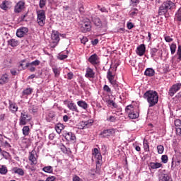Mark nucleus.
<instances>
[{"instance_id": "nucleus-1", "label": "nucleus", "mask_w": 181, "mask_h": 181, "mask_svg": "<svg viewBox=\"0 0 181 181\" xmlns=\"http://www.w3.org/2000/svg\"><path fill=\"white\" fill-rule=\"evenodd\" d=\"M144 98L148 103V107H155L159 101V95L155 90H147L144 94Z\"/></svg>"}, {"instance_id": "nucleus-2", "label": "nucleus", "mask_w": 181, "mask_h": 181, "mask_svg": "<svg viewBox=\"0 0 181 181\" xmlns=\"http://www.w3.org/2000/svg\"><path fill=\"white\" fill-rule=\"evenodd\" d=\"M175 5L172 1H164L158 9V15L160 16L165 15H169V11H173L175 9Z\"/></svg>"}, {"instance_id": "nucleus-3", "label": "nucleus", "mask_w": 181, "mask_h": 181, "mask_svg": "<svg viewBox=\"0 0 181 181\" xmlns=\"http://www.w3.org/2000/svg\"><path fill=\"white\" fill-rule=\"evenodd\" d=\"M37 23L41 28L46 25V11L45 10L37 11Z\"/></svg>"}, {"instance_id": "nucleus-4", "label": "nucleus", "mask_w": 181, "mask_h": 181, "mask_svg": "<svg viewBox=\"0 0 181 181\" xmlns=\"http://www.w3.org/2000/svg\"><path fill=\"white\" fill-rule=\"evenodd\" d=\"M126 112L129 114V118L131 119H136L139 117V112L137 110L134 109V105H129L125 108Z\"/></svg>"}, {"instance_id": "nucleus-5", "label": "nucleus", "mask_w": 181, "mask_h": 181, "mask_svg": "<svg viewBox=\"0 0 181 181\" xmlns=\"http://www.w3.org/2000/svg\"><path fill=\"white\" fill-rule=\"evenodd\" d=\"M19 121V125H26L27 122H29V121H32V116L27 114L25 110H23L21 113Z\"/></svg>"}, {"instance_id": "nucleus-6", "label": "nucleus", "mask_w": 181, "mask_h": 181, "mask_svg": "<svg viewBox=\"0 0 181 181\" xmlns=\"http://www.w3.org/2000/svg\"><path fill=\"white\" fill-rule=\"evenodd\" d=\"M51 37H52V43L54 44V45H52V47H56V46H57V44L60 41L59 32L56 30L52 31Z\"/></svg>"}, {"instance_id": "nucleus-7", "label": "nucleus", "mask_w": 181, "mask_h": 181, "mask_svg": "<svg viewBox=\"0 0 181 181\" xmlns=\"http://www.w3.org/2000/svg\"><path fill=\"white\" fill-rule=\"evenodd\" d=\"M64 136L67 142H76V134L71 132H64Z\"/></svg>"}, {"instance_id": "nucleus-8", "label": "nucleus", "mask_w": 181, "mask_h": 181, "mask_svg": "<svg viewBox=\"0 0 181 181\" xmlns=\"http://www.w3.org/2000/svg\"><path fill=\"white\" fill-rule=\"evenodd\" d=\"M28 32H29V28L26 27H21L16 31L17 37H25L26 35H28Z\"/></svg>"}, {"instance_id": "nucleus-9", "label": "nucleus", "mask_w": 181, "mask_h": 181, "mask_svg": "<svg viewBox=\"0 0 181 181\" xmlns=\"http://www.w3.org/2000/svg\"><path fill=\"white\" fill-rule=\"evenodd\" d=\"M181 88V83H175L172 86V87L169 89L168 94L170 97H173L175 94H176L177 91H179Z\"/></svg>"}, {"instance_id": "nucleus-10", "label": "nucleus", "mask_w": 181, "mask_h": 181, "mask_svg": "<svg viewBox=\"0 0 181 181\" xmlns=\"http://www.w3.org/2000/svg\"><path fill=\"white\" fill-rule=\"evenodd\" d=\"M88 62L90 64H93V66H96V64L100 63V57H98L97 54H93L88 58Z\"/></svg>"}, {"instance_id": "nucleus-11", "label": "nucleus", "mask_w": 181, "mask_h": 181, "mask_svg": "<svg viewBox=\"0 0 181 181\" xmlns=\"http://www.w3.org/2000/svg\"><path fill=\"white\" fill-rule=\"evenodd\" d=\"M25 8V2L18 1L14 7L15 13H21Z\"/></svg>"}, {"instance_id": "nucleus-12", "label": "nucleus", "mask_w": 181, "mask_h": 181, "mask_svg": "<svg viewBox=\"0 0 181 181\" xmlns=\"http://www.w3.org/2000/svg\"><path fill=\"white\" fill-rule=\"evenodd\" d=\"M56 117V113L53 110L46 112L45 119L47 122H52Z\"/></svg>"}, {"instance_id": "nucleus-13", "label": "nucleus", "mask_w": 181, "mask_h": 181, "mask_svg": "<svg viewBox=\"0 0 181 181\" xmlns=\"http://www.w3.org/2000/svg\"><path fill=\"white\" fill-rule=\"evenodd\" d=\"M81 30L83 32V33L90 32V30H91V23L90 21L83 23L81 27Z\"/></svg>"}, {"instance_id": "nucleus-14", "label": "nucleus", "mask_w": 181, "mask_h": 181, "mask_svg": "<svg viewBox=\"0 0 181 181\" xmlns=\"http://www.w3.org/2000/svg\"><path fill=\"white\" fill-rule=\"evenodd\" d=\"M110 84L112 85L113 88H115V91L117 93H121L122 90V87L121 86V83L117 81V80L112 81V82H110Z\"/></svg>"}, {"instance_id": "nucleus-15", "label": "nucleus", "mask_w": 181, "mask_h": 181, "mask_svg": "<svg viewBox=\"0 0 181 181\" xmlns=\"http://www.w3.org/2000/svg\"><path fill=\"white\" fill-rule=\"evenodd\" d=\"M85 77H86V78H95V72H94V70H93V69L88 67L86 69V73L85 74Z\"/></svg>"}, {"instance_id": "nucleus-16", "label": "nucleus", "mask_w": 181, "mask_h": 181, "mask_svg": "<svg viewBox=\"0 0 181 181\" xmlns=\"http://www.w3.org/2000/svg\"><path fill=\"white\" fill-rule=\"evenodd\" d=\"M93 125V120H87L81 122V125L78 126L79 129H84V128H89V127H91Z\"/></svg>"}, {"instance_id": "nucleus-17", "label": "nucleus", "mask_w": 181, "mask_h": 181, "mask_svg": "<svg viewBox=\"0 0 181 181\" xmlns=\"http://www.w3.org/2000/svg\"><path fill=\"white\" fill-rule=\"evenodd\" d=\"M163 164L161 163H155V162H151L148 164V168L151 170H155L156 169H159V168H162Z\"/></svg>"}, {"instance_id": "nucleus-18", "label": "nucleus", "mask_w": 181, "mask_h": 181, "mask_svg": "<svg viewBox=\"0 0 181 181\" xmlns=\"http://www.w3.org/2000/svg\"><path fill=\"white\" fill-rule=\"evenodd\" d=\"M67 107L69 110H70V111H72L73 112H79L78 109L77 108V105H76V103L73 102L68 103Z\"/></svg>"}, {"instance_id": "nucleus-19", "label": "nucleus", "mask_w": 181, "mask_h": 181, "mask_svg": "<svg viewBox=\"0 0 181 181\" xmlns=\"http://www.w3.org/2000/svg\"><path fill=\"white\" fill-rule=\"evenodd\" d=\"M146 47L144 44L140 45L137 47L136 53L139 56H144L145 54Z\"/></svg>"}, {"instance_id": "nucleus-20", "label": "nucleus", "mask_w": 181, "mask_h": 181, "mask_svg": "<svg viewBox=\"0 0 181 181\" xmlns=\"http://www.w3.org/2000/svg\"><path fill=\"white\" fill-rule=\"evenodd\" d=\"M8 81H9V75H8V74H3L0 78L1 86H4V84H6Z\"/></svg>"}, {"instance_id": "nucleus-21", "label": "nucleus", "mask_w": 181, "mask_h": 181, "mask_svg": "<svg viewBox=\"0 0 181 181\" xmlns=\"http://www.w3.org/2000/svg\"><path fill=\"white\" fill-rule=\"evenodd\" d=\"M8 46H11V47H16V46H19V41L16 39H10L7 41Z\"/></svg>"}, {"instance_id": "nucleus-22", "label": "nucleus", "mask_w": 181, "mask_h": 181, "mask_svg": "<svg viewBox=\"0 0 181 181\" xmlns=\"http://www.w3.org/2000/svg\"><path fill=\"white\" fill-rule=\"evenodd\" d=\"M144 76L147 77H153L155 76V70L152 68H147L144 71Z\"/></svg>"}, {"instance_id": "nucleus-23", "label": "nucleus", "mask_w": 181, "mask_h": 181, "mask_svg": "<svg viewBox=\"0 0 181 181\" xmlns=\"http://www.w3.org/2000/svg\"><path fill=\"white\" fill-rule=\"evenodd\" d=\"M12 172L16 175H19V176H23L25 175V171H23V169L19 168L18 167L13 168Z\"/></svg>"}, {"instance_id": "nucleus-24", "label": "nucleus", "mask_w": 181, "mask_h": 181, "mask_svg": "<svg viewBox=\"0 0 181 181\" xmlns=\"http://www.w3.org/2000/svg\"><path fill=\"white\" fill-rule=\"evenodd\" d=\"M102 134L104 135V136H112L113 134H115V130L114 129H109L103 130Z\"/></svg>"}, {"instance_id": "nucleus-25", "label": "nucleus", "mask_w": 181, "mask_h": 181, "mask_svg": "<svg viewBox=\"0 0 181 181\" xmlns=\"http://www.w3.org/2000/svg\"><path fill=\"white\" fill-rule=\"evenodd\" d=\"M9 108L11 112H16L18 111V105L13 103L11 100H8Z\"/></svg>"}, {"instance_id": "nucleus-26", "label": "nucleus", "mask_w": 181, "mask_h": 181, "mask_svg": "<svg viewBox=\"0 0 181 181\" xmlns=\"http://www.w3.org/2000/svg\"><path fill=\"white\" fill-rule=\"evenodd\" d=\"M180 162H181L180 160L173 158L172 159V163H171L172 170H174L175 168H176V166H179L180 165Z\"/></svg>"}, {"instance_id": "nucleus-27", "label": "nucleus", "mask_w": 181, "mask_h": 181, "mask_svg": "<svg viewBox=\"0 0 181 181\" xmlns=\"http://www.w3.org/2000/svg\"><path fill=\"white\" fill-rule=\"evenodd\" d=\"M40 64V62L38 59H36L35 61H33L32 62L27 63L23 69H28V67H30V66L36 67L37 66H39Z\"/></svg>"}, {"instance_id": "nucleus-28", "label": "nucleus", "mask_w": 181, "mask_h": 181, "mask_svg": "<svg viewBox=\"0 0 181 181\" xmlns=\"http://www.w3.org/2000/svg\"><path fill=\"white\" fill-rule=\"evenodd\" d=\"M35 155H36V151H33L30 152L29 156V160H30L33 165H36V157H35Z\"/></svg>"}, {"instance_id": "nucleus-29", "label": "nucleus", "mask_w": 181, "mask_h": 181, "mask_svg": "<svg viewBox=\"0 0 181 181\" xmlns=\"http://www.w3.org/2000/svg\"><path fill=\"white\" fill-rule=\"evenodd\" d=\"M107 78L109 81V83H111L114 80H115V75L112 74V71H111V69H109L107 73Z\"/></svg>"}, {"instance_id": "nucleus-30", "label": "nucleus", "mask_w": 181, "mask_h": 181, "mask_svg": "<svg viewBox=\"0 0 181 181\" xmlns=\"http://www.w3.org/2000/svg\"><path fill=\"white\" fill-rule=\"evenodd\" d=\"M63 129H64V124L58 123L55 125V131L57 132V134H61Z\"/></svg>"}, {"instance_id": "nucleus-31", "label": "nucleus", "mask_w": 181, "mask_h": 181, "mask_svg": "<svg viewBox=\"0 0 181 181\" xmlns=\"http://www.w3.org/2000/svg\"><path fill=\"white\" fill-rule=\"evenodd\" d=\"M77 104L78 107H81L83 110H87V108H88V104H87L84 100H79L77 102Z\"/></svg>"}, {"instance_id": "nucleus-32", "label": "nucleus", "mask_w": 181, "mask_h": 181, "mask_svg": "<svg viewBox=\"0 0 181 181\" xmlns=\"http://www.w3.org/2000/svg\"><path fill=\"white\" fill-rule=\"evenodd\" d=\"M93 22L95 26H98L99 28H101L103 26V23L101 22V20L98 17H95L93 19Z\"/></svg>"}, {"instance_id": "nucleus-33", "label": "nucleus", "mask_w": 181, "mask_h": 181, "mask_svg": "<svg viewBox=\"0 0 181 181\" xmlns=\"http://www.w3.org/2000/svg\"><path fill=\"white\" fill-rule=\"evenodd\" d=\"M159 181H172L168 174H162L159 177Z\"/></svg>"}, {"instance_id": "nucleus-34", "label": "nucleus", "mask_w": 181, "mask_h": 181, "mask_svg": "<svg viewBox=\"0 0 181 181\" xmlns=\"http://www.w3.org/2000/svg\"><path fill=\"white\" fill-rule=\"evenodd\" d=\"M107 107H110L112 108H118V105L114 102V100H107Z\"/></svg>"}, {"instance_id": "nucleus-35", "label": "nucleus", "mask_w": 181, "mask_h": 181, "mask_svg": "<svg viewBox=\"0 0 181 181\" xmlns=\"http://www.w3.org/2000/svg\"><path fill=\"white\" fill-rule=\"evenodd\" d=\"M22 131L24 136H28V135H29V133L30 132V129L29 128V126H24Z\"/></svg>"}, {"instance_id": "nucleus-36", "label": "nucleus", "mask_w": 181, "mask_h": 181, "mask_svg": "<svg viewBox=\"0 0 181 181\" xmlns=\"http://www.w3.org/2000/svg\"><path fill=\"white\" fill-rule=\"evenodd\" d=\"M8 173V168L6 165H0V175H6Z\"/></svg>"}, {"instance_id": "nucleus-37", "label": "nucleus", "mask_w": 181, "mask_h": 181, "mask_svg": "<svg viewBox=\"0 0 181 181\" xmlns=\"http://www.w3.org/2000/svg\"><path fill=\"white\" fill-rule=\"evenodd\" d=\"M42 170L45 172L46 173H53V167L49 165L45 166L42 168Z\"/></svg>"}, {"instance_id": "nucleus-38", "label": "nucleus", "mask_w": 181, "mask_h": 181, "mask_svg": "<svg viewBox=\"0 0 181 181\" xmlns=\"http://www.w3.org/2000/svg\"><path fill=\"white\" fill-rule=\"evenodd\" d=\"M143 145L145 152H149V143H148V140L144 139Z\"/></svg>"}, {"instance_id": "nucleus-39", "label": "nucleus", "mask_w": 181, "mask_h": 181, "mask_svg": "<svg viewBox=\"0 0 181 181\" xmlns=\"http://www.w3.org/2000/svg\"><path fill=\"white\" fill-rule=\"evenodd\" d=\"M33 91V89L31 88H27L23 91V95H30Z\"/></svg>"}, {"instance_id": "nucleus-40", "label": "nucleus", "mask_w": 181, "mask_h": 181, "mask_svg": "<svg viewBox=\"0 0 181 181\" xmlns=\"http://www.w3.org/2000/svg\"><path fill=\"white\" fill-rule=\"evenodd\" d=\"M8 1L5 0L2 2V4L0 5L1 9H3V11H7L8 10Z\"/></svg>"}, {"instance_id": "nucleus-41", "label": "nucleus", "mask_w": 181, "mask_h": 181, "mask_svg": "<svg viewBox=\"0 0 181 181\" xmlns=\"http://www.w3.org/2000/svg\"><path fill=\"white\" fill-rule=\"evenodd\" d=\"M52 71L55 77H59V76H60V70H59L58 67H53Z\"/></svg>"}, {"instance_id": "nucleus-42", "label": "nucleus", "mask_w": 181, "mask_h": 181, "mask_svg": "<svg viewBox=\"0 0 181 181\" xmlns=\"http://www.w3.org/2000/svg\"><path fill=\"white\" fill-rule=\"evenodd\" d=\"M175 18L179 22H181V8H180L177 13H175Z\"/></svg>"}, {"instance_id": "nucleus-43", "label": "nucleus", "mask_w": 181, "mask_h": 181, "mask_svg": "<svg viewBox=\"0 0 181 181\" xmlns=\"http://www.w3.org/2000/svg\"><path fill=\"white\" fill-rule=\"evenodd\" d=\"M174 125L175 127V129L181 127V120L180 119H177L174 121Z\"/></svg>"}, {"instance_id": "nucleus-44", "label": "nucleus", "mask_w": 181, "mask_h": 181, "mask_svg": "<svg viewBox=\"0 0 181 181\" xmlns=\"http://www.w3.org/2000/svg\"><path fill=\"white\" fill-rule=\"evenodd\" d=\"M171 54H175L176 53V44L173 43L170 46Z\"/></svg>"}, {"instance_id": "nucleus-45", "label": "nucleus", "mask_w": 181, "mask_h": 181, "mask_svg": "<svg viewBox=\"0 0 181 181\" xmlns=\"http://www.w3.org/2000/svg\"><path fill=\"white\" fill-rule=\"evenodd\" d=\"M157 151H158V153H159L160 155H162V153H163L165 151V147H163V146L162 145H159L157 146Z\"/></svg>"}, {"instance_id": "nucleus-46", "label": "nucleus", "mask_w": 181, "mask_h": 181, "mask_svg": "<svg viewBox=\"0 0 181 181\" xmlns=\"http://www.w3.org/2000/svg\"><path fill=\"white\" fill-rule=\"evenodd\" d=\"M103 90L105 93H107V94H112V92L111 91V88L107 85H105L103 86Z\"/></svg>"}, {"instance_id": "nucleus-47", "label": "nucleus", "mask_w": 181, "mask_h": 181, "mask_svg": "<svg viewBox=\"0 0 181 181\" xmlns=\"http://www.w3.org/2000/svg\"><path fill=\"white\" fill-rule=\"evenodd\" d=\"M158 52V49L156 48H151L150 51V54L151 57H155L156 56V53Z\"/></svg>"}, {"instance_id": "nucleus-48", "label": "nucleus", "mask_w": 181, "mask_h": 181, "mask_svg": "<svg viewBox=\"0 0 181 181\" xmlns=\"http://www.w3.org/2000/svg\"><path fill=\"white\" fill-rule=\"evenodd\" d=\"M177 55L178 56L177 60H179V62H181V45H178Z\"/></svg>"}, {"instance_id": "nucleus-49", "label": "nucleus", "mask_w": 181, "mask_h": 181, "mask_svg": "<svg viewBox=\"0 0 181 181\" xmlns=\"http://www.w3.org/2000/svg\"><path fill=\"white\" fill-rule=\"evenodd\" d=\"M46 1L47 0H40V8L41 9H43V8H45V6H46Z\"/></svg>"}, {"instance_id": "nucleus-50", "label": "nucleus", "mask_w": 181, "mask_h": 181, "mask_svg": "<svg viewBox=\"0 0 181 181\" xmlns=\"http://www.w3.org/2000/svg\"><path fill=\"white\" fill-rule=\"evenodd\" d=\"M107 121L110 122H115L117 121V117L115 116H110L109 118L107 119Z\"/></svg>"}, {"instance_id": "nucleus-51", "label": "nucleus", "mask_w": 181, "mask_h": 181, "mask_svg": "<svg viewBox=\"0 0 181 181\" xmlns=\"http://www.w3.org/2000/svg\"><path fill=\"white\" fill-rule=\"evenodd\" d=\"M161 160H162L163 163H166L168 162V156L163 155L161 156Z\"/></svg>"}, {"instance_id": "nucleus-52", "label": "nucleus", "mask_w": 181, "mask_h": 181, "mask_svg": "<svg viewBox=\"0 0 181 181\" xmlns=\"http://www.w3.org/2000/svg\"><path fill=\"white\" fill-rule=\"evenodd\" d=\"M68 56L66 54H59L58 55V59L59 60H64L65 59H67Z\"/></svg>"}, {"instance_id": "nucleus-53", "label": "nucleus", "mask_w": 181, "mask_h": 181, "mask_svg": "<svg viewBox=\"0 0 181 181\" xmlns=\"http://www.w3.org/2000/svg\"><path fill=\"white\" fill-rule=\"evenodd\" d=\"M177 103H181V91L175 95Z\"/></svg>"}, {"instance_id": "nucleus-54", "label": "nucleus", "mask_w": 181, "mask_h": 181, "mask_svg": "<svg viewBox=\"0 0 181 181\" xmlns=\"http://www.w3.org/2000/svg\"><path fill=\"white\" fill-rule=\"evenodd\" d=\"M29 112L30 113H35V112H37V107H35L33 106H31L30 108H29Z\"/></svg>"}, {"instance_id": "nucleus-55", "label": "nucleus", "mask_w": 181, "mask_h": 181, "mask_svg": "<svg viewBox=\"0 0 181 181\" xmlns=\"http://www.w3.org/2000/svg\"><path fill=\"white\" fill-rule=\"evenodd\" d=\"M66 76L68 80H73V77H74V74H73V72H69Z\"/></svg>"}, {"instance_id": "nucleus-56", "label": "nucleus", "mask_w": 181, "mask_h": 181, "mask_svg": "<svg viewBox=\"0 0 181 181\" xmlns=\"http://www.w3.org/2000/svg\"><path fill=\"white\" fill-rule=\"evenodd\" d=\"M87 42H88V38H87V37H83L81 39V43H82L83 45H86V43H87Z\"/></svg>"}, {"instance_id": "nucleus-57", "label": "nucleus", "mask_w": 181, "mask_h": 181, "mask_svg": "<svg viewBox=\"0 0 181 181\" xmlns=\"http://www.w3.org/2000/svg\"><path fill=\"white\" fill-rule=\"evenodd\" d=\"M60 149L64 153H67V148L66 147V146L62 144L60 147Z\"/></svg>"}, {"instance_id": "nucleus-58", "label": "nucleus", "mask_w": 181, "mask_h": 181, "mask_svg": "<svg viewBox=\"0 0 181 181\" xmlns=\"http://www.w3.org/2000/svg\"><path fill=\"white\" fill-rule=\"evenodd\" d=\"M164 39L165 42H167L168 43H170V42H173V39L171 38L170 36H165L164 37Z\"/></svg>"}, {"instance_id": "nucleus-59", "label": "nucleus", "mask_w": 181, "mask_h": 181, "mask_svg": "<svg viewBox=\"0 0 181 181\" xmlns=\"http://www.w3.org/2000/svg\"><path fill=\"white\" fill-rule=\"evenodd\" d=\"M99 42H100V40L96 38V39L92 40L91 43H92L93 46H96V45H98Z\"/></svg>"}, {"instance_id": "nucleus-60", "label": "nucleus", "mask_w": 181, "mask_h": 181, "mask_svg": "<svg viewBox=\"0 0 181 181\" xmlns=\"http://www.w3.org/2000/svg\"><path fill=\"white\" fill-rule=\"evenodd\" d=\"M131 2L132 3L133 6H136L138 4H139V0H131Z\"/></svg>"}, {"instance_id": "nucleus-61", "label": "nucleus", "mask_w": 181, "mask_h": 181, "mask_svg": "<svg viewBox=\"0 0 181 181\" xmlns=\"http://www.w3.org/2000/svg\"><path fill=\"white\" fill-rule=\"evenodd\" d=\"M47 181H54L56 180V177L54 176H49L46 179Z\"/></svg>"}, {"instance_id": "nucleus-62", "label": "nucleus", "mask_w": 181, "mask_h": 181, "mask_svg": "<svg viewBox=\"0 0 181 181\" xmlns=\"http://www.w3.org/2000/svg\"><path fill=\"white\" fill-rule=\"evenodd\" d=\"M176 129L177 135H179V136H181V127H178Z\"/></svg>"}, {"instance_id": "nucleus-63", "label": "nucleus", "mask_w": 181, "mask_h": 181, "mask_svg": "<svg viewBox=\"0 0 181 181\" xmlns=\"http://www.w3.org/2000/svg\"><path fill=\"white\" fill-rule=\"evenodd\" d=\"M134 28V24L132 23H127V28L131 30Z\"/></svg>"}, {"instance_id": "nucleus-64", "label": "nucleus", "mask_w": 181, "mask_h": 181, "mask_svg": "<svg viewBox=\"0 0 181 181\" xmlns=\"http://www.w3.org/2000/svg\"><path fill=\"white\" fill-rule=\"evenodd\" d=\"M73 181H81V179H80V177L76 175L73 177Z\"/></svg>"}]
</instances>
